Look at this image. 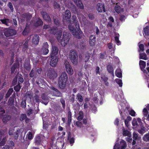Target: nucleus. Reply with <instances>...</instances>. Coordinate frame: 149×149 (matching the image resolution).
<instances>
[{
	"instance_id": "603ef678",
	"label": "nucleus",
	"mask_w": 149,
	"mask_h": 149,
	"mask_svg": "<svg viewBox=\"0 0 149 149\" xmlns=\"http://www.w3.org/2000/svg\"><path fill=\"white\" fill-rule=\"evenodd\" d=\"M132 124L133 126H136L137 127L139 125L138 124V123L136 120L135 118H134L132 121Z\"/></svg>"
},
{
	"instance_id": "37998d69",
	"label": "nucleus",
	"mask_w": 149,
	"mask_h": 149,
	"mask_svg": "<svg viewBox=\"0 0 149 149\" xmlns=\"http://www.w3.org/2000/svg\"><path fill=\"white\" fill-rule=\"evenodd\" d=\"M29 32V27L26 26L25 27L24 31L23 32V34L24 35H26L28 34Z\"/></svg>"
},
{
	"instance_id": "3c124183",
	"label": "nucleus",
	"mask_w": 149,
	"mask_h": 149,
	"mask_svg": "<svg viewBox=\"0 0 149 149\" xmlns=\"http://www.w3.org/2000/svg\"><path fill=\"white\" fill-rule=\"evenodd\" d=\"M93 35H91L90 36L89 38V43L90 45L91 46H92L93 45Z\"/></svg>"
},
{
	"instance_id": "13d9d810",
	"label": "nucleus",
	"mask_w": 149,
	"mask_h": 149,
	"mask_svg": "<svg viewBox=\"0 0 149 149\" xmlns=\"http://www.w3.org/2000/svg\"><path fill=\"white\" fill-rule=\"evenodd\" d=\"M27 118L25 114H22L21 115L20 120L21 121H22Z\"/></svg>"
},
{
	"instance_id": "423d86ee",
	"label": "nucleus",
	"mask_w": 149,
	"mask_h": 149,
	"mask_svg": "<svg viewBox=\"0 0 149 149\" xmlns=\"http://www.w3.org/2000/svg\"><path fill=\"white\" fill-rule=\"evenodd\" d=\"M94 102L95 103L97 104H100V105L102 104L103 103V99L102 96L98 94V95H97V94H95L94 95Z\"/></svg>"
},
{
	"instance_id": "f3484780",
	"label": "nucleus",
	"mask_w": 149,
	"mask_h": 149,
	"mask_svg": "<svg viewBox=\"0 0 149 149\" xmlns=\"http://www.w3.org/2000/svg\"><path fill=\"white\" fill-rule=\"evenodd\" d=\"M71 16V13L70 11L69 10H66L65 12V14L63 15V18L67 20H69Z\"/></svg>"
},
{
	"instance_id": "6ab92c4d",
	"label": "nucleus",
	"mask_w": 149,
	"mask_h": 149,
	"mask_svg": "<svg viewBox=\"0 0 149 149\" xmlns=\"http://www.w3.org/2000/svg\"><path fill=\"white\" fill-rule=\"evenodd\" d=\"M11 116L8 115H4L2 118V120L4 123H6L11 119Z\"/></svg>"
},
{
	"instance_id": "1a4fd4ad",
	"label": "nucleus",
	"mask_w": 149,
	"mask_h": 149,
	"mask_svg": "<svg viewBox=\"0 0 149 149\" xmlns=\"http://www.w3.org/2000/svg\"><path fill=\"white\" fill-rule=\"evenodd\" d=\"M66 70L69 74L72 75L73 73V70L68 60H66L64 63Z\"/></svg>"
},
{
	"instance_id": "4c0bfd02",
	"label": "nucleus",
	"mask_w": 149,
	"mask_h": 149,
	"mask_svg": "<svg viewBox=\"0 0 149 149\" xmlns=\"http://www.w3.org/2000/svg\"><path fill=\"white\" fill-rule=\"evenodd\" d=\"M13 88H10L9 89L6 95V98L8 97L12 94L13 92Z\"/></svg>"
},
{
	"instance_id": "0eeeda50",
	"label": "nucleus",
	"mask_w": 149,
	"mask_h": 149,
	"mask_svg": "<svg viewBox=\"0 0 149 149\" xmlns=\"http://www.w3.org/2000/svg\"><path fill=\"white\" fill-rule=\"evenodd\" d=\"M68 28L71 32H72V34L75 36L76 38L78 39L80 38L79 34L80 31H79V29L78 30V31H77L74 27L70 25L68 26Z\"/></svg>"
},
{
	"instance_id": "72a5a7b5",
	"label": "nucleus",
	"mask_w": 149,
	"mask_h": 149,
	"mask_svg": "<svg viewBox=\"0 0 149 149\" xmlns=\"http://www.w3.org/2000/svg\"><path fill=\"white\" fill-rule=\"evenodd\" d=\"M25 96L26 97H28L30 99H31L33 97L32 93L30 91H27L26 92L25 94Z\"/></svg>"
},
{
	"instance_id": "2f4dec72",
	"label": "nucleus",
	"mask_w": 149,
	"mask_h": 149,
	"mask_svg": "<svg viewBox=\"0 0 149 149\" xmlns=\"http://www.w3.org/2000/svg\"><path fill=\"white\" fill-rule=\"evenodd\" d=\"M41 141L42 140L40 136H38L36 137L35 139V143L36 144L38 145L40 144Z\"/></svg>"
},
{
	"instance_id": "58836bf2",
	"label": "nucleus",
	"mask_w": 149,
	"mask_h": 149,
	"mask_svg": "<svg viewBox=\"0 0 149 149\" xmlns=\"http://www.w3.org/2000/svg\"><path fill=\"white\" fill-rule=\"evenodd\" d=\"M115 81L119 85L120 87H122L123 83L122 80L121 79H115Z\"/></svg>"
},
{
	"instance_id": "de8ad7c7",
	"label": "nucleus",
	"mask_w": 149,
	"mask_h": 149,
	"mask_svg": "<svg viewBox=\"0 0 149 149\" xmlns=\"http://www.w3.org/2000/svg\"><path fill=\"white\" fill-rule=\"evenodd\" d=\"M77 96L79 102H82L83 101V98L81 95L79 93L77 94Z\"/></svg>"
},
{
	"instance_id": "aec40b11",
	"label": "nucleus",
	"mask_w": 149,
	"mask_h": 149,
	"mask_svg": "<svg viewBox=\"0 0 149 149\" xmlns=\"http://www.w3.org/2000/svg\"><path fill=\"white\" fill-rule=\"evenodd\" d=\"M39 40V38L38 35H35L33 38L32 42L36 45L38 44Z\"/></svg>"
},
{
	"instance_id": "a878e982",
	"label": "nucleus",
	"mask_w": 149,
	"mask_h": 149,
	"mask_svg": "<svg viewBox=\"0 0 149 149\" xmlns=\"http://www.w3.org/2000/svg\"><path fill=\"white\" fill-rule=\"evenodd\" d=\"M8 105L9 107L14 105V100L13 97H10L8 102Z\"/></svg>"
},
{
	"instance_id": "864d4df0",
	"label": "nucleus",
	"mask_w": 149,
	"mask_h": 149,
	"mask_svg": "<svg viewBox=\"0 0 149 149\" xmlns=\"http://www.w3.org/2000/svg\"><path fill=\"white\" fill-rule=\"evenodd\" d=\"M138 134L135 132H134L133 133V139L135 140H136L138 139Z\"/></svg>"
},
{
	"instance_id": "c85d7f7f",
	"label": "nucleus",
	"mask_w": 149,
	"mask_h": 149,
	"mask_svg": "<svg viewBox=\"0 0 149 149\" xmlns=\"http://www.w3.org/2000/svg\"><path fill=\"white\" fill-rule=\"evenodd\" d=\"M114 10L118 14L121 12V8L120 6L118 5L117 3L116 4V5L114 7Z\"/></svg>"
},
{
	"instance_id": "6e6d98bb",
	"label": "nucleus",
	"mask_w": 149,
	"mask_h": 149,
	"mask_svg": "<svg viewBox=\"0 0 149 149\" xmlns=\"http://www.w3.org/2000/svg\"><path fill=\"white\" fill-rule=\"evenodd\" d=\"M17 76H16L13 79L12 82V84L13 85H15L17 84Z\"/></svg>"
},
{
	"instance_id": "8fccbe9b",
	"label": "nucleus",
	"mask_w": 149,
	"mask_h": 149,
	"mask_svg": "<svg viewBox=\"0 0 149 149\" xmlns=\"http://www.w3.org/2000/svg\"><path fill=\"white\" fill-rule=\"evenodd\" d=\"M42 24L43 22H42V20L40 19H38L35 25L36 26H38L42 25Z\"/></svg>"
},
{
	"instance_id": "cd10ccee",
	"label": "nucleus",
	"mask_w": 149,
	"mask_h": 149,
	"mask_svg": "<svg viewBox=\"0 0 149 149\" xmlns=\"http://www.w3.org/2000/svg\"><path fill=\"white\" fill-rule=\"evenodd\" d=\"M139 65L141 69L145 68L146 66V62L144 61L140 60L139 62Z\"/></svg>"
},
{
	"instance_id": "7ed1b4c3",
	"label": "nucleus",
	"mask_w": 149,
	"mask_h": 149,
	"mask_svg": "<svg viewBox=\"0 0 149 149\" xmlns=\"http://www.w3.org/2000/svg\"><path fill=\"white\" fill-rule=\"evenodd\" d=\"M69 58L73 64L76 65L77 64V53L75 50H71L70 51L69 54Z\"/></svg>"
},
{
	"instance_id": "9d476101",
	"label": "nucleus",
	"mask_w": 149,
	"mask_h": 149,
	"mask_svg": "<svg viewBox=\"0 0 149 149\" xmlns=\"http://www.w3.org/2000/svg\"><path fill=\"white\" fill-rule=\"evenodd\" d=\"M16 33V31L13 29H8L4 32L5 36L6 37L13 36Z\"/></svg>"
},
{
	"instance_id": "79ce46f5",
	"label": "nucleus",
	"mask_w": 149,
	"mask_h": 149,
	"mask_svg": "<svg viewBox=\"0 0 149 149\" xmlns=\"http://www.w3.org/2000/svg\"><path fill=\"white\" fill-rule=\"evenodd\" d=\"M54 23L57 26L59 25L60 23L59 21L56 17H54L53 18Z\"/></svg>"
},
{
	"instance_id": "b1692460",
	"label": "nucleus",
	"mask_w": 149,
	"mask_h": 149,
	"mask_svg": "<svg viewBox=\"0 0 149 149\" xmlns=\"http://www.w3.org/2000/svg\"><path fill=\"white\" fill-rule=\"evenodd\" d=\"M102 80L104 82L106 86L109 85V83L108 81V78L105 75H103L101 77Z\"/></svg>"
},
{
	"instance_id": "338daca9",
	"label": "nucleus",
	"mask_w": 149,
	"mask_h": 149,
	"mask_svg": "<svg viewBox=\"0 0 149 149\" xmlns=\"http://www.w3.org/2000/svg\"><path fill=\"white\" fill-rule=\"evenodd\" d=\"M115 41L116 42L118 45L120 44V41L119 40V37L118 36H116L115 38Z\"/></svg>"
},
{
	"instance_id": "4be33fe9",
	"label": "nucleus",
	"mask_w": 149,
	"mask_h": 149,
	"mask_svg": "<svg viewBox=\"0 0 149 149\" xmlns=\"http://www.w3.org/2000/svg\"><path fill=\"white\" fill-rule=\"evenodd\" d=\"M76 4L78 7L82 9L83 8V5L81 3V2L80 0H72Z\"/></svg>"
},
{
	"instance_id": "69168bd1",
	"label": "nucleus",
	"mask_w": 149,
	"mask_h": 149,
	"mask_svg": "<svg viewBox=\"0 0 149 149\" xmlns=\"http://www.w3.org/2000/svg\"><path fill=\"white\" fill-rule=\"evenodd\" d=\"M129 114L132 116H135L136 113L133 110H131L129 113Z\"/></svg>"
},
{
	"instance_id": "0e129e2a",
	"label": "nucleus",
	"mask_w": 149,
	"mask_h": 149,
	"mask_svg": "<svg viewBox=\"0 0 149 149\" xmlns=\"http://www.w3.org/2000/svg\"><path fill=\"white\" fill-rule=\"evenodd\" d=\"M5 113V111L4 109L0 106V116H2Z\"/></svg>"
},
{
	"instance_id": "ddd939ff",
	"label": "nucleus",
	"mask_w": 149,
	"mask_h": 149,
	"mask_svg": "<svg viewBox=\"0 0 149 149\" xmlns=\"http://www.w3.org/2000/svg\"><path fill=\"white\" fill-rule=\"evenodd\" d=\"M58 49L57 47L55 45H52V52L50 56L53 57V56H57L56 55L58 53Z\"/></svg>"
},
{
	"instance_id": "c9c22d12",
	"label": "nucleus",
	"mask_w": 149,
	"mask_h": 149,
	"mask_svg": "<svg viewBox=\"0 0 149 149\" xmlns=\"http://www.w3.org/2000/svg\"><path fill=\"white\" fill-rule=\"evenodd\" d=\"M33 98L36 102L38 103L40 102V96L38 94H35Z\"/></svg>"
},
{
	"instance_id": "a19ab883",
	"label": "nucleus",
	"mask_w": 149,
	"mask_h": 149,
	"mask_svg": "<svg viewBox=\"0 0 149 149\" xmlns=\"http://www.w3.org/2000/svg\"><path fill=\"white\" fill-rule=\"evenodd\" d=\"M144 32L146 36L149 35V27L148 26H146L143 29Z\"/></svg>"
},
{
	"instance_id": "774afa93",
	"label": "nucleus",
	"mask_w": 149,
	"mask_h": 149,
	"mask_svg": "<svg viewBox=\"0 0 149 149\" xmlns=\"http://www.w3.org/2000/svg\"><path fill=\"white\" fill-rule=\"evenodd\" d=\"M76 124L77 127H81L82 126V124L81 122L77 121L76 123Z\"/></svg>"
},
{
	"instance_id": "ea45409f",
	"label": "nucleus",
	"mask_w": 149,
	"mask_h": 149,
	"mask_svg": "<svg viewBox=\"0 0 149 149\" xmlns=\"http://www.w3.org/2000/svg\"><path fill=\"white\" fill-rule=\"evenodd\" d=\"M143 139L144 141L149 142V135L147 134L145 135L143 137Z\"/></svg>"
},
{
	"instance_id": "a211bd4d",
	"label": "nucleus",
	"mask_w": 149,
	"mask_h": 149,
	"mask_svg": "<svg viewBox=\"0 0 149 149\" xmlns=\"http://www.w3.org/2000/svg\"><path fill=\"white\" fill-rule=\"evenodd\" d=\"M73 22L74 23L77 30L79 29V26L77 18L75 15L72 16Z\"/></svg>"
},
{
	"instance_id": "a18cd8bd",
	"label": "nucleus",
	"mask_w": 149,
	"mask_h": 149,
	"mask_svg": "<svg viewBox=\"0 0 149 149\" xmlns=\"http://www.w3.org/2000/svg\"><path fill=\"white\" fill-rule=\"evenodd\" d=\"M6 140V137H5L2 139V141L0 142V146H2L5 144Z\"/></svg>"
},
{
	"instance_id": "20e7f679",
	"label": "nucleus",
	"mask_w": 149,
	"mask_h": 149,
	"mask_svg": "<svg viewBox=\"0 0 149 149\" xmlns=\"http://www.w3.org/2000/svg\"><path fill=\"white\" fill-rule=\"evenodd\" d=\"M127 146V144L125 141L123 140H121L120 143H116L113 147V149H125Z\"/></svg>"
},
{
	"instance_id": "f704fd0d",
	"label": "nucleus",
	"mask_w": 149,
	"mask_h": 149,
	"mask_svg": "<svg viewBox=\"0 0 149 149\" xmlns=\"http://www.w3.org/2000/svg\"><path fill=\"white\" fill-rule=\"evenodd\" d=\"M41 98L42 99L45 101H48L49 100V97L46 95L45 93H43L41 95Z\"/></svg>"
},
{
	"instance_id": "39448f33",
	"label": "nucleus",
	"mask_w": 149,
	"mask_h": 149,
	"mask_svg": "<svg viewBox=\"0 0 149 149\" xmlns=\"http://www.w3.org/2000/svg\"><path fill=\"white\" fill-rule=\"evenodd\" d=\"M47 76L50 79L53 80L58 76L57 72L54 69H50L48 71Z\"/></svg>"
},
{
	"instance_id": "052dcab7",
	"label": "nucleus",
	"mask_w": 149,
	"mask_h": 149,
	"mask_svg": "<svg viewBox=\"0 0 149 149\" xmlns=\"http://www.w3.org/2000/svg\"><path fill=\"white\" fill-rule=\"evenodd\" d=\"M24 81L23 78L20 77H19L18 78V84H20V83H22Z\"/></svg>"
},
{
	"instance_id": "c756f323",
	"label": "nucleus",
	"mask_w": 149,
	"mask_h": 149,
	"mask_svg": "<svg viewBox=\"0 0 149 149\" xmlns=\"http://www.w3.org/2000/svg\"><path fill=\"white\" fill-rule=\"evenodd\" d=\"M84 117L83 112L82 111H80L79 112L78 116L77 118V119L79 121L81 120Z\"/></svg>"
},
{
	"instance_id": "4468645a",
	"label": "nucleus",
	"mask_w": 149,
	"mask_h": 149,
	"mask_svg": "<svg viewBox=\"0 0 149 149\" xmlns=\"http://www.w3.org/2000/svg\"><path fill=\"white\" fill-rule=\"evenodd\" d=\"M60 30H62L61 29H58L56 27H52L49 30V33L54 35H56V36H57V34L59 33Z\"/></svg>"
},
{
	"instance_id": "e2e57ef3",
	"label": "nucleus",
	"mask_w": 149,
	"mask_h": 149,
	"mask_svg": "<svg viewBox=\"0 0 149 149\" xmlns=\"http://www.w3.org/2000/svg\"><path fill=\"white\" fill-rule=\"evenodd\" d=\"M35 70L34 69H32L30 73L29 74V76L31 77H34L35 74Z\"/></svg>"
},
{
	"instance_id": "473e14b6",
	"label": "nucleus",
	"mask_w": 149,
	"mask_h": 149,
	"mask_svg": "<svg viewBox=\"0 0 149 149\" xmlns=\"http://www.w3.org/2000/svg\"><path fill=\"white\" fill-rule=\"evenodd\" d=\"M139 58L140 59H143L144 60L147 59L146 55L145 53H140Z\"/></svg>"
},
{
	"instance_id": "7c9ffc66",
	"label": "nucleus",
	"mask_w": 149,
	"mask_h": 149,
	"mask_svg": "<svg viewBox=\"0 0 149 149\" xmlns=\"http://www.w3.org/2000/svg\"><path fill=\"white\" fill-rule=\"evenodd\" d=\"M146 128L143 126H141L140 129L138 130V132L141 134H143L146 131Z\"/></svg>"
},
{
	"instance_id": "412c9836",
	"label": "nucleus",
	"mask_w": 149,
	"mask_h": 149,
	"mask_svg": "<svg viewBox=\"0 0 149 149\" xmlns=\"http://www.w3.org/2000/svg\"><path fill=\"white\" fill-rule=\"evenodd\" d=\"M107 70L109 73L111 74L112 76H114L113 68L111 65H109L107 66Z\"/></svg>"
},
{
	"instance_id": "09e8293b",
	"label": "nucleus",
	"mask_w": 149,
	"mask_h": 149,
	"mask_svg": "<svg viewBox=\"0 0 149 149\" xmlns=\"http://www.w3.org/2000/svg\"><path fill=\"white\" fill-rule=\"evenodd\" d=\"M116 76L119 78H121L122 77V73L120 71L118 72L116 70Z\"/></svg>"
},
{
	"instance_id": "6e6552de",
	"label": "nucleus",
	"mask_w": 149,
	"mask_h": 149,
	"mask_svg": "<svg viewBox=\"0 0 149 149\" xmlns=\"http://www.w3.org/2000/svg\"><path fill=\"white\" fill-rule=\"evenodd\" d=\"M14 128H10L8 134L10 136H12V137L14 138L15 139H17L18 137V134L19 132V130H17L15 131Z\"/></svg>"
},
{
	"instance_id": "5701e85b",
	"label": "nucleus",
	"mask_w": 149,
	"mask_h": 149,
	"mask_svg": "<svg viewBox=\"0 0 149 149\" xmlns=\"http://www.w3.org/2000/svg\"><path fill=\"white\" fill-rule=\"evenodd\" d=\"M0 21L3 24L6 25L7 26H9L10 22L9 19L6 18H4L3 19H1Z\"/></svg>"
},
{
	"instance_id": "bf43d9fd",
	"label": "nucleus",
	"mask_w": 149,
	"mask_h": 149,
	"mask_svg": "<svg viewBox=\"0 0 149 149\" xmlns=\"http://www.w3.org/2000/svg\"><path fill=\"white\" fill-rule=\"evenodd\" d=\"M28 41H26L23 45V48L25 50L28 48Z\"/></svg>"
},
{
	"instance_id": "dca6fc26",
	"label": "nucleus",
	"mask_w": 149,
	"mask_h": 149,
	"mask_svg": "<svg viewBox=\"0 0 149 149\" xmlns=\"http://www.w3.org/2000/svg\"><path fill=\"white\" fill-rule=\"evenodd\" d=\"M44 19L47 21H50L51 19L48 14L45 12H42L41 13Z\"/></svg>"
},
{
	"instance_id": "2eb2a0df",
	"label": "nucleus",
	"mask_w": 149,
	"mask_h": 149,
	"mask_svg": "<svg viewBox=\"0 0 149 149\" xmlns=\"http://www.w3.org/2000/svg\"><path fill=\"white\" fill-rule=\"evenodd\" d=\"M48 45L47 43L43 44L41 49V52L44 55L47 54L49 52V50L48 49Z\"/></svg>"
},
{
	"instance_id": "393cba45",
	"label": "nucleus",
	"mask_w": 149,
	"mask_h": 149,
	"mask_svg": "<svg viewBox=\"0 0 149 149\" xmlns=\"http://www.w3.org/2000/svg\"><path fill=\"white\" fill-rule=\"evenodd\" d=\"M22 17L24 18L25 19H26L28 21L31 18L32 16L30 14L24 13L22 15Z\"/></svg>"
},
{
	"instance_id": "c03bdc74",
	"label": "nucleus",
	"mask_w": 149,
	"mask_h": 149,
	"mask_svg": "<svg viewBox=\"0 0 149 149\" xmlns=\"http://www.w3.org/2000/svg\"><path fill=\"white\" fill-rule=\"evenodd\" d=\"M54 95L57 97H62V94L59 92L58 89L57 91H56L54 93Z\"/></svg>"
},
{
	"instance_id": "5fc2aeb1",
	"label": "nucleus",
	"mask_w": 149,
	"mask_h": 149,
	"mask_svg": "<svg viewBox=\"0 0 149 149\" xmlns=\"http://www.w3.org/2000/svg\"><path fill=\"white\" fill-rule=\"evenodd\" d=\"M21 107L23 108H25L26 107V100H23L21 104Z\"/></svg>"
},
{
	"instance_id": "bb28decb",
	"label": "nucleus",
	"mask_w": 149,
	"mask_h": 149,
	"mask_svg": "<svg viewBox=\"0 0 149 149\" xmlns=\"http://www.w3.org/2000/svg\"><path fill=\"white\" fill-rule=\"evenodd\" d=\"M24 68L27 70H30L31 68V67L30 64V62L29 61H27L25 62L24 65Z\"/></svg>"
},
{
	"instance_id": "e433bc0d",
	"label": "nucleus",
	"mask_w": 149,
	"mask_h": 149,
	"mask_svg": "<svg viewBox=\"0 0 149 149\" xmlns=\"http://www.w3.org/2000/svg\"><path fill=\"white\" fill-rule=\"evenodd\" d=\"M17 66L18 65L17 63H15L13 65L11 68L12 73H13L14 72L15 70L17 68Z\"/></svg>"
},
{
	"instance_id": "680f3d73",
	"label": "nucleus",
	"mask_w": 149,
	"mask_h": 149,
	"mask_svg": "<svg viewBox=\"0 0 149 149\" xmlns=\"http://www.w3.org/2000/svg\"><path fill=\"white\" fill-rule=\"evenodd\" d=\"M140 50H139V52H140V51H143L144 50V46L143 44H140L139 46Z\"/></svg>"
},
{
	"instance_id": "f8f14e48",
	"label": "nucleus",
	"mask_w": 149,
	"mask_h": 149,
	"mask_svg": "<svg viewBox=\"0 0 149 149\" xmlns=\"http://www.w3.org/2000/svg\"><path fill=\"white\" fill-rule=\"evenodd\" d=\"M96 9L100 13H102V11L105 12L106 11L104 4L102 3H98L97 5Z\"/></svg>"
},
{
	"instance_id": "f03ea898",
	"label": "nucleus",
	"mask_w": 149,
	"mask_h": 149,
	"mask_svg": "<svg viewBox=\"0 0 149 149\" xmlns=\"http://www.w3.org/2000/svg\"><path fill=\"white\" fill-rule=\"evenodd\" d=\"M67 79L66 73L65 72L62 73L59 78L58 81V84L60 88L63 89L65 87Z\"/></svg>"
},
{
	"instance_id": "f257e3e1",
	"label": "nucleus",
	"mask_w": 149,
	"mask_h": 149,
	"mask_svg": "<svg viewBox=\"0 0 149 149\" xmlns=\"http://www.w3.org/2000/svg\"><path fill=\"white\" fill-rule=\"evenodd\" d=\"M62 32V30H60L59 33L57 34L56 38L58 41L61 42L62 46L65 47L68 42L69 40V36L68 33H64L62 36V38L61 39Z\"/></svg>"
},
{
	"instance_id": "4d7b16f0",
	"label": "nucleus",
	"mask_w": 149,
	"mask_h": 149,
	"mask_svg": "<svg viewBox=\"0 0 149 149\" xmlns=\"http://www.w3.org/2000/svg\"><path fill=\"white\" fill-rule=\"evenodd\" d=\"M129 134V132L127 130H124L123 132V136H128Z\"/></svg>"
},
{
	"instance_id": "49530a36",
	"label": "nucleus",
	"mask_w": 149,
	"mask_h": 149,
	"mask_svg": "<svg viewBox=\"0 0 149 149\" xmlns=\"http://www.w3.org/2000/svg\"><path fill=\"white\" fill-rule=\"evenodd\" d=\"M21 87L20 84H17V85L14 87V89L16 91L18 92L19 91Z\"/></svg>"
},
{
	"instance_id": "9b49d317",
	"label": "nucleus",
	"mask_w": 149,
	"mask_h": 149,
	"mask_svg": "<svg viewBox=\"0 0 149 149\" xmlns=\"http://www.w3.org/2000/svg\"><path fill=\"white\" fill-rule=\"evenodd\" d=\"M51 59L50 63V65L52 66L55 67L57 65L58 58L57 56H53V57L51 56Z\"/></svg>"
}]
</instances>
